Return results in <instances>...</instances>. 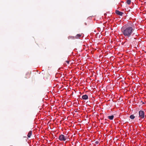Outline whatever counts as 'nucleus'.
I'll list each match as a JSON object with an SVG mask.
<instances>
[{"instance_id":"nucleus-1","label":"nucleus","mask_w":146,"mask_h":146,"mask_svg":"<svg viewBox=\"0 0 146 146\" xmlns=\"http://www.w3.org/2000/svg\"><path fill=\"white\" fill-rule=\"evenodd\" d=\"M135 30L133 24L131 22L124 25L121 29L122 34L126 37H129L132 35Z\"/></svg>"},{"instance_id":"nucleus-2","label":"nucleus","mask_w":146,"mask_h":146,"mask_svg":"<svg viewBox=\"0 0 146 146\" xmlns=\"http://www.w3.org/2000/svg\"><path fill=\"white\" fill-rule=\"evenodd\" d=\"M139 113L140 120L141 119H144L145 117L144 112L142 111H140Z\"/></svg>"},{"instance_id":"nucleus-3","label":"nucleus","mask_w":146,"mask_h":146,"mask_svg":"<svg viewBox=\"0 0 146 146\" xmlns=\"http://www.w3.org/2000/svg\"><path fill=\"white\" fill-rule=\"evenodd\" d=\"M67 138V136H65L63 135H61L59 136V139L61 141H65Z\"/></svg>"},{"instance_id":"nucleus-4","label":"nucleus","mask_w":146,"mask_h":146,"mask_svg":"<svg viewBox=\"0 0 146 146\" xmlns=\"http://www.w3.org/2000/svg\"><path fill=\"white\" fill-rule=\"evenodd\" d=\"M115 13L119 15L120 16H122L123 15V13L120 12V11H119L117 10H116Z\"/></svg>"},{"instance_id":"nucleus-5","label":"nucleus","mask_w":146,"mask_h":146,"mask_svg":"<svg viewBox=\"0 0 146 146\" xmlns=\"http://www.w3.org/2000/svg\"><path fill=\"white\" fill-rule=\"evenodd\" d=\"M82 34H77L76 36H75V39L80 38L82 36Z\"/></svg>"},{"instance_id":"nucleus-6","label":"nucleus","mask_w":146,"mask_h":146,"mask_svg":"<svg viewBox=\"0 0 146 146\" xmlns=\"http://www.w3.org/2000/svg\"><path fill=\"white\" fill-rule=\"evenodd\" d=\"M82 98L84 100H87L88 98V96L87 95H83Z\"/></svg>"},{"instance_id":"nucleus-7","label":"nucleus","mask_w":146,"mask_h":146,"mask_svg":"<svg viewBox=\"0 0 146 146\" xmlns=\"http://www.w3.org/2000/svg\"><path fill=\"white\" fill-rule=\"evenodd\" d=\"M32 131H29L28 134L27 136L28 137H30L32 135Z\"/></svg>"},{"instance_id":"nucleus-8","label":"nucleus","mask_w":146,"mask_h":146,"mask_svg":"<svg viewBox=\"0 0 146 146\" xmlns=\"http://www.w3.org/2000/svg\"><path fill=\"white\" fill-rule=\"evenodd\" d=\"M114 117V116L113 115H111L110 116H108V118L110 119V120H112L113 119Z\"/></svg>"},{"instance_id":"nucleus-9","label":"nucleus","mask_w":146,"mask_h":146,"mask_svg":"<svg viewBox=\"0 0 146 146\" xmlns=\"http://www.w3.org/2000/svg\"><path fill=\"white\" fill-rule=\"evenodd\" d=\"M68 39H75V37L72 36H69L68 37Z\"/></svg>"},{"instance_id":"nucleus-10","label":"nucleus","mask_w":146,"mask_h":146,"mask_svg":"<svg viewBox=\"0 0 146 146\" xmlns=\"http://www.w3.org/2000/svg\"><path fill=\"white\" fill-rule=\"evenodd\" d=\"M130 118L131 119H133L135 118V116H134V115H130Z\"/></svg>"},{"instance_id":"nucleus-11","label":"nucleus","mask_w":146,"mask_h":146,"mask_svg":"<svg viewBox=\"0 0 146 146\" xmlns=\"http://www.w3.org/2000/svg\"><path fill=\"white\" fill-rule=\"evenodd\" d=\"M131 3V0H127V3L128 5H129Z\"/></svg>"},{"instance_id":"nucleus-12","label":"nucleus","mask_w":146,"mask_h":146,"mask_svg":"<svg viewBox=\"0 0 146 146\" xmlns=\"http://www.w3.org/2000/svg\"><path fill=\"white\" fill-rule=\"evenodd\" d=\"M66 62H67L68 64V63H69V61H66Z\"/></svg>"},{"instance_id":"nucleus-13","label":"nucleus","mask_w":146,"mask_h":146,"mask_svg":"<svg viewBox=\"0 0 146 146\" xmlns=\"http://www.w3.org/2000/svg\"><path fill=\"white\" fill-rule=\"evenodd\" d=\"M27 75H28L29 76H30V74H27Z\"/></svg>"},{"instance_id":"nucleus-14","label":"nucleus","mask_w":146,"mask_h":146,"mask_svg":"<svg viewBox=\"0 0 146 146\" xmlns=\"http://www.w3.org/2000/svg\"><path fill=\"white\" fill-rule=\"evenodd\" d=\"M85 25H86V23H85Z\"/></svg>"}]
</instances>
